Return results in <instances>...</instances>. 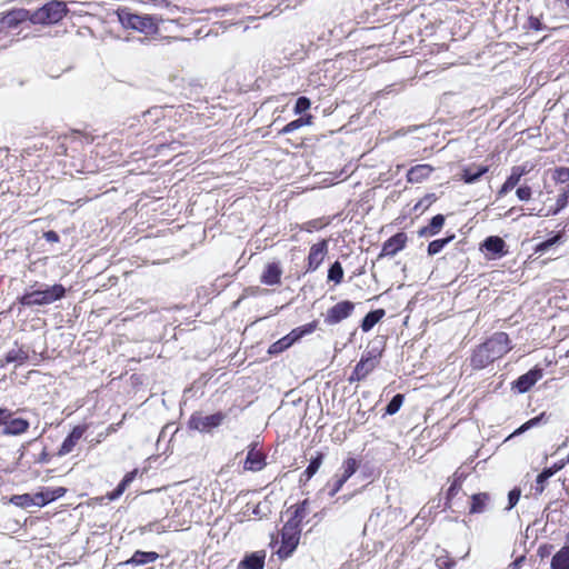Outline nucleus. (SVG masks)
Returning <instances> with one entry per match:
<instances>
[{"mask_svg":"<svg viewBox=\"0 0 569 569\" xmlns=\"http://www.w3.org/2000/svg\"><path fill=\"white\" fill-rule=\"evenodd\" d=\"M346 481L347 480H345L342 477H339L338 479H336L335 482L332 483L331 489L329 490V496L330 497L336 496V493L342 488V486L345 485Z\"/></svg>","mask_w":569,"mask_h":569,"instance_id":"4d7b16f0","label":"nucleus"},{"mask_svg":"<svg viewBox=\"0 0 569 569\" xmlns=\"http://www.w3.org/2000/svg\"><path fill=\"white\" fill-rule=\"evenodd\" d=\"M343 279V268L339 261H335L328 270V280L339 284Z\"/></svg>","mask_w":569,"mask_h":569,"instance_id":"72a5a7b5","label":"nucleus"},{"mask_svg":"<svg viewBox=\"0 0 569 569\" xmlns=\"http://www.w3.org/2000/svg\"><path fill=\"white\" fill-rule=\"evenodd\" d=\"M121 426V421L118 422V423H111L108 428H107V433L110 435L112 432H116L118 430V428Z\"/></svg>","mask_w":569,"mask_h":569,"instance_id":"774afa93","label":"nucleus"},{"mask_svg":"<svg viewBox=\"0 0 569 569\" xmlns=\"http://www.w3.org/2000/svg\"><path fill=\"white\" fill-rule=\"evenodd\" d=\"M366 378L365 373H362L361 371H359V368L358 367H355L350 378H349V381L350 382H355V381H361Z\"/></svg>","mask_w":569,"mask_h":569,"instance_id":"680f3d73","label":"nucleus"},{"mask_svg":"<svg viewBox=\"0 0 569 569\" xmlns=\"http://www.w3.org/2000/svg\"><path fill=\"white\" fill-rule=\"evenodd\" d=\"M9 502L23 509L36 507L34 495L31 493L13 495L10 497Z\"/></svg>","mask_w":569,"mask_h":569,"instance_id":"c756f323","label":"nucleus"},{"mask_svg":"<svg viewBox=\"0 0 569 569\" xmlns=\"http://www.w3.org/2000/svg\"><path fill=\"white\" fill-rule=\"evenodd\" d=\"M551 569H569V546L562 547L552 557Z\"/></svg>","mask_w":569,"mask_h":569,"instance_id":"c85d7f7f","label":"nucleus"},{"mask_svg":"<svg viewBox=\"0 0 569 569\" xmlns=\"http://www.w3.org/2000/svg\"><path fill=\"white\" fill-rule=\"evenodd\" d=\"M357 468H358L357 460L355 458H348L347 460L343 461V465H342L343 473L341 477L345 480H348L352 475H355V472L357 471Z\"/></svg>","mask_w":569,"mask_h":569,"instance_id":"58836bf2","label":"nucleus"},{"mask_svg":"<svg viewBox=\"0 0 569 569\" xmlns=\"http://www.w3.org/2000/svg\"><path fill=\"white\" fill-rule=\"evenodd\" d=\"M507 244L505 240L498 236H489L481 243V250L490 254V258L497 259L507 254Z\"/></svg>","mask_w":569,"mask_h":569,"instance_id":"4468645a","label":"nucleus"},{"mask_svg":"<svg viewBox=\"0 0 569 569\" xmlns=\"http://www.w3.org/2000/svg\"><path fill=\"white\" fill-rule=\"evenodd\" d=\"M437 200V197L435 193H427L423 198H421L415 206L413 211L415 212H423L427 210L435 201Z\"/></svg>","mask_w":569,"mask_h":569,"instance_id":"4c0bfd02","label":"nucleus"},{"mask_svg":"<svg viewBox=\"0 0 569 569\" xmlns=\"http://www.w3.org/2000/svg\"><path fill=\"white\" fill-rule=\"evenodd\" d=\"M543 370L541 368L535 367L530 369L528 372L521 375L515 382L513 388L518 390L520 393H525L531 389V387L542 378Z\"/></svg>","mask_w":569,"mask_h":569,"instance_id":"f8f14e48","label":"nucleus"},{"mask_svg":"<svg viewBox=\"0 0 569 569\" xmlns=\"http://www.w3.org/2000/svg\"><path fill=\"white\" fill-rule=\"evenodd\" d=\"M257 442L248 447V453L243 463V469L249 471H260L266 466V455L257 450Z\"/></svg>","mask_w":569,"mask_h":569,"instance_id":"9d476101","label":"nucleus"},{"mask_svg":"<svg viewBox=\"0 0 569 569\" xmlns=\"http://www.w3.org/2000/svg\"><path fill=\"white\" fill-rule=\"evenodd\" d=\"M542 418H543V413H541L540 416L535 417V418L528 420L527 422L521 425L518 429H516L511 433V436H519V435L523 433L525 431L529 430L530 428H532L535 426H538L540 423V421L542 420Z\"/></svg>","mask_w":569,"mask_h":569,"instance_id":"a19ab883","label":"nucleus"},{"mask_svg":"<svg viewBox=\"0 0 569 569\" xmlns=\"http://www.w3.org/2000/svg\"><path fill=\"white\" fill-rule=\"evenodd\" d=\"M403 400H405V396L402 393H397L395 395L391 400L388 402L385 411H386V415H389V416H392L395 413H397L402 403H403Z\"/></svg>","mask_w":569,"mask_h":569,"instance_id":"e433bc0d","label":"nucleus"},{"mask_svg":"<svg viewBox=\"0 0 569 569\" xmlns=\"http://www.w3.org/2000/svg\"><path fill=\"white\" fill-rule=\"evenodd\" d=\"M180 146V142L176 141V140H172L170 143L168 144H161L160 148L163 149V148H168L170 149L171 151H177L178 150V147Z\"/></svg>","mask_w":569,"mask_h":569,"instance_id":"338daca9","label":"nucleus"},{"mask_svg":"<svg viewBox=\"0 0 569 569\" xmlns=\"http://www.w3.org/2000/svg\"><path fill=\"white\" fill-rule=\"evenodd\" d=\"M10 411L8 408H0V427H6L7 420L10 418Z\"/></svg>","mask_w":569,"mask_h":569,"instance_id":"bf43d9fd","label":"nucleus"},{"mask_svg":"<svg viewBox=\"0 0 569 569\" xmlns=\"http://www.w3.org/2000/svg\"><path fill=\"white\" fill-rule=\"evenodd\" d=\"M408 237L405 232H398L386 240L382 244L381 252L379 258L381 257H392L405 249L407 244Z\"/></svg>","mask_w":569,"mask_h":569,"instance_id":"9b49d317","label":"nucleus"},{"mask_svg":"<svg viewBox=\"0 0 569 569\" xmlns=\"http://www.w3.org/2000/svg\"><path fill=\"white\" fill-rule=\"evenodd\" d=\"M137 473V469L126 473L122 480L117 486V488L111 492H108L104 497L101 498V500L107 499L109 501H113L120 498L122 493L126 491V489L129 487V485L134 480Z\"/></svg>","mask_w":569,"mask_h":569,"instance_id":"aec40b11","label":"nucleus"},{"mask_svg":"<svg viewBox=\"0 0 569 569\" xmlns=\"http://www.w3.org/2000/svg\"><path fill=\"white\" fill-rule=\"evenodd\" d=\"M386 315V311L383 309H376L370 312H368L362 321H361V329L365 332L370 331Z\"/></svg>","mask_w":569,"mask_h":569,"instance_id":"cd10ccee","label":"nucleus"},{"mask_svg":"<svg viewBox=\"0 0 569 569\" xmlns=\"http://www.w3.org/2000/svg\"><path fill=\"white\" fill-rule=\"evenodd\" d=\"M353 310H355L353 302H351L349 300L340 301V302L336 303L335 306H332L330 309H328L326 317H325V322L330 326L337 325V323L341 322L342 320L347 319L348 317H350L351 313L353 312Z\"/></svg>","mask_w":569,"mask_h":569,"instance_id":"0eeeda50","label":"nucleus"},{"mask_svg":"<svg viewBox=\"0 0 569 569\" xmlns=\"http://www.w3.org/2000/svg\"><path fill=\"white\" fill-rule=\"evenodd\" d=\"M227 418V413L218 411L216 413L203 416L200 412H193L188 421L189 429L197 430L202 433L211 432L220 427Z\"/></svg>","mask_w":569,"mask_h":569,"instance_id":"39448f33","label":"nucleus"},{"mask_svg":"<svg viewBox=\"0 0 569 569\" xmlns=\"http://www.w3.org/2000/svg\"><path fill=\"white\" fill-rule=\"evenodd\" d=\"M162 116V109L159 108V107H153L151 109H149L148 111L143 112L142 113V118L144 119V122L147 123L148 122V119L150 118L151 120H157L159 119L160 117Z\"/></svg>","mask_w":569,"mask_h":569,"instance_id":"3c124183","label":"nucleus"},{"mask_svg":"<svg viewBox=\"0 0 569 569\" xmlns=\"http://www.w3.org/2000/svg\"><path fill=\"white\" fill-rule=\"evenodd\" d=\"M328 252V241L321 240L318 243L311 246L308 254V268L307 271H316L322 263Z\"/></svg>","mask_w":569,"mask_h":569,"instance_id":"ddd939ff","label":"nucleus"},{"mask_svg":"<svg viewBox=\"0 0 569 569\" xmlns=\"http://www.w3.org/2000/svg\"><path fill=\"white\" fill-rule=\"evenodd\" d=\"M560 239H561V234H556L552 238L545 240L543 243H546L547 248L550 249L552 246L558 243L560 241Z\"/></svg>","mask_w":569,"mask_h":569,"instance_id":"69168bd1","label":"nucleus"},{"mask_svg":"<svg viewBox=\"0 0 569 569\" xmlns=\"http://www.w3.org/2000/svg\"><path fill=\"white\" fill-rule=\"evenodd\" d=\"M264 552H253L249 556H246L243 560L240 561L238 568L239 569H263L264 566Z\"/></svg>","mask_w":569,"mask_h":569,"instance_id":"bb28decb","label":"nucleus"},{"mask_svg":"<svg viewBox=\"0 0 569 569\" xmlns=\"http://www.w3.org/2000/svg\"><path fill=\"white\" fill-rule=\"evenodd\" d=\"M528 28L535 31L547 30V26L542 24L540 19L535 16H530L527 21Z\"/></svg>","mask_w":569,"mask_h":569,"instance_id":"8fccbe9b","label":"nucleus"},{"mask_svg":"<svg viewBox=\"0 0 569 569\" xmlns=\"http://www.w3.org/2000/svg\"><path fill=\"white\" fill-rule=\"evenodd\" d=\"M528 172L529 169H527L526 166L512 167L511 173L501 186L500 190L498 191V196L502 197L507 194L509 191H511L520 182L521 177H523Z\"/></svg>","mask_w":569,"mask_h":569,"instance_id":"f3484780","label":"nucleus"},{"mask_svg":"<svg viewBox=\"0 0 569 569\" xmlns=\"http://www.w3.org/2000/svg\"><path fill=\"white\" fill-rule=\"evenodd\" d=\"M36 507H44L48 503L54 501V497L51 493L50 488H44L43 490L34 493Z\"/></svg>","mask_w":569,"mask_h":569,"instance_id":"c9c22d12","label":"nucleus"},{"mask_svg":"<svg viewBox=\"0 0 569 569\" xmlns=\"http://www.w3.org/2000/svg\"><path fill=\"white\" fill-rule=\"evenodd\" d=\"M311 106L310 99L307 97H299L295 104V113L302 114L305 113Z\"/></svg>","mask_w":569,"mask_h":569,"instance_id":"c03bdc74","label":"nucleus"},{"mask_svg":"<svg viewBox=\"0 0 569 569\" xmlns=\"http://www.w3.org/2000/svg\"><path fill=\"white\" fill-rule=\"evenodd\" d=\"M311 119H312L311 114H308V116H305V117H300V118H298V119L287 123L279 131V134H288V133H291V132L298 130L299 128H301L303 126L310 124L311 123Z\"/></svg>","mask_w":569,"mask_h":569,"instance_id":"2f4dec72","label":"nucleus"},{"mask_svg":"<svg viewBox=\"0 0 569 569\" xmlns=\"http://www.w3.org/2000/svg\"><path fill=\"white\" fill-rule=\"evenodd\" d=\"M317 325H318L317 321H312V322H309L303 326L295 328L293 330H291L293 339H296V341H298L303 336L312 333L317 329Z\"/></svg>","mask_w":569,"mask_h":569,"instance_id":"f704fd0d","label":"nucleus"},{"mask_svg":"<svg viewBox=\"0 0 569 569\" xmlns=\"http://www.w3.org/2000/svg\"><path fill=\"white\" fill-rule=\"evenodd\" d=\"M377 366H378V365H376V363H373V362L368 361V359H360V361L356 365V367H358V368H359V371H361L362 373H365V376H366V377H367L370 372H372Z\"/></svg>","mask_w":569,"mask_h":569,"instance_id":"a18cd8bd","label":"nucleus"},{"mask_svg":"<svg viewBox=\"0 0 569 569\" xmlns=\"http://www.w3.org/2000/svg\"><path fill=\"white\" fill-rule=\"evenodd\" d=\"M491 501L488 492H479L471 496L470 515L483 513Z\"/></svg>","mask_w":569,"mask_h":569,"instance_id":"412c9836","label":"nucleus"},{"mask_svg":"<svg viewBox=\"0 0 569 569\" xmlns=\"http://www.w3.org/2000/svg\"><path fill=\"white\" fill-rule=\"evenodd\" d=\"M323 461V455L321 452H317L316 457L310 459V462L306 469H308L309 475H316L319 470L321 463Z\"/></svg>","mask_w":569,"mask_h":569,"instance_id":"37998d69","label":"nucleus"},{"mask_svg":"<svg viewBox=\"0 0 569 569\" xmlns=\"http://www.w3.org/2000/svg\"><path fill=\"white\" fill-rule=\"evenodd\" d=\"M555 179L560 183L569 181V168L560 167L555 170Z\"/></svg>","mask_w":569,"mask_h":569,"instance_id":"603ef678","label":"nucleus"},{"mask_svg":"<svg viewBox=\"0 0 569 569\" xmlns=\"http://www.w3.org/2000/svg\"><path fill=\"white\" fill-rule=\"evenodd\" d=\"M291 515L295 516L298 520H303L308 515V500H303L302 502L292 506L288 511H291Z\"/></svg>","mask_w":569,"mask_h":569,"instance_id":"ea45409f","label":"nucleus"},{"mask_svg":"<svg viewBox=\"0 0 569 569\" xmlns=\"http://www.w3.org/2000/svg\"><path fill=\"white\" fill-rule=\"evenodd\" d=\"M569 463V459H562V460H559L558 462H555L551 467L547 468L549 471H552V476L558 472L559 470H561L562 468H565V466Z\"/></svg>","mask_w":569,"mask_h":569,"instance_id":"13d9d810","label":"nucleus"},{"mask_svg":"<svg viewBox=\"0 0 569 569\" xmlns=\"http://www.w3.org/2000/svg\"><path fill=\"white\" fill-rule=\"evenodd\" d=\"M300 532L297 530L281 529V545L277 550V555L281 559H286L292 555L298 547Z\"/></svg>","mask_w":569,"mask_h":569,"instance_id":"6e6552de","label":"nucleus"},{"mask_svg":"<svg viewBox=\"0 0 569 569\" xmlns=\"http://www.w3.org/2000/svg\"><path fill=\"white\" fill-rule=\"evenodd\" d=\"M445 221H446V219H445L443 214H440V213L436 214L435 217L431 218L428 226H425L419 229L418 236L419 237L437 236L440 232V230L442 229Z\"/></svg>","mask_w":569,"mask_h":569,"instance_id":"5701e85b","label":"nucleus"},{"mask_svg":"<svg viewBox=\"0 0 569 569\" xmlns=\"http://www.w3.org/2000/svg\"><path fill=\"white\" fill-rule=\"evenodd\" d=\"M282 269L278 262L268 263L260 277V281L267 286L279 284L281 281Z\"/></svg>","mask_w":569,"mask_h":569,"instance_id":"6ab92c4d","label":"nucleus"},{"mask_svg":"<svg viewBox=\"0 0 569 569\" xmlns=\"http://www.w3.org/2000/svg\"><path fill=\"white\" fill-rule=\"evenodd\" d=\"M323 226L325 224L321 223L320 219H313V220H310V221H307L306 223H303L301 229L307 232H312L313 230L321 229Z\"/></svg>","mask_w":569,"mask_h":569,"instance_id":"5fc2aeb1","label":"nucleus"},{"mask_svg":"<svg viewBox=\"0 0 569 569\" xmlns=\"http://www.w3.org/2000/svg\"><path fill=\"white\" fill-rule=\"evenodd\" d=\"M31 14L26 9H13L0 18V24L8 29L17 28L20 23L30 20Z\"/></svg>","mask_w":569,"mask_h":569,"instance_id":"dca6fc26","label":"nucleus"},{"mask_svg":"<svg viewBox=\"0 0 569 569\" xmlns=\"http://www.w3.org/2000/svg\"><path fill=\"white\" fill-rule=\"evenodd\" d=\"M67 289L61 283L46 284L34 282L17 299L22 307L34 308L54 303L66 297Z\"/></svg>","mask_w":569,"mask_h":569,"instance_id":"f03ea898","label":"nucleus"},{"mask_svg":"<svg viewBox=\"0 0 569 569\" xmlns=\"http://www.w3.org/2000/svg\"><path fill=\"white\" fill-rule=\"evenodd\" d=\"M510 349L509 336L506 332H496L473 350L470 358V366L475 370L483 369L500 359Z\"/></svg>","mask_w":569,"mask_h":569,"instance_id":"f257e3e1","label":"nucleus"},{"mask_svg":"<svg viewBox=\"0 0 569 569\" xmlns=\"http://www.w3.org/2000/svg\"><path fill=\"white\" fill-rule=\"evenodd\" d=\"M516 194H517V198L520 200V201H528L530 200L531 196H532V190L529 186L525 184V186H520L517 188L516 190Z\"/></svg>","mask_w":569,"mask_h":569,"instance_id":"de8ad7c7","label":"nucleus"},{"mask_svg":"<svg viewBox=\"0 0 569 569\" xmlns=\"http://www.w3.org/2000/svg\"><path fill=\"white\" fill-rule=\"evenodd\" d=\"M460 489H461V483L459 482V480H453L447 490V496H446V499H447L446 506L447 507H450L449 503H450L451 499L459 492Z\"/></svg>","mask_w":569,"mask_h":569,"instance_id":"49530a36","label":"nucleus"},{"mask_svg":"<svg viewBox=\"0 0 569 569\" xmlns=\"http://www.w3.org/2000/svg\"><path fill=\"white\" fill-rule=\"evenodd\" d=\"M93 142V137L88 133H83L80 131H72L69 136L64 137L63 142L60 144V148L63 149V153L68 154V149H72L73 151H79L84 144H90Z\"/></svg>","mask_w":569,"mask_h":569,"instance_id":"1a4fd4ad","label":"nucleus"},{"mask_svg":"<svg viewBox=\"0 0 569 569\" xmlns=\"http://www.w3.org/2000/svg\"><path fill=\"white\" fill-rule=\"evenodd\" d=\"M159 559V553L156 551H142L137 550L133 552L131 558L127 561L128 565L143 566L147 563L154 562Z\"/></svg>","mask_w":569,"mask_h":569,"instance_id":"a878e982","label":"nucleus"},{"mask_svg":"<svg viewBox=\"0 0 569 569\" xmlns=\"http://www.w3.org/2000/svg\"><path fill=\"white\" fill-rule=\"evenodd\" d=\"M569 200V183L561 188L556 204L553 207L545 208L541 207L539 209L532 207L529 208L528 216H537V217H550L558 214L568 203Z\"/></svg>","mask_w":569,"mask_h":569,"instance_id":"423d86ee","label":"nucleus"},{"mask_svg":"<svg viewBox=\"0 0 569 569\" xmlns=\"http://www.w3.org/2000/svg\"><path fill=\"white\" fill-rule=\"evenodd\" d=\"M455 239V234H450L446 238L436 239L429 242L427 252L429 256L439 253L448 243Z\"/></svg>","mask_w":569,"mask_h":569,"instance_id":"473e14b6","label":"nucleus"},{"mask_svg":"<svg viewBox=\"0 0 569 569\" xmlns=\"http://www.w3.org/2000/svg\"><path fill=\"white\" fill-rule=\"evenodd\" d=\"M296 342V339H293L292 333H288L283 338L279 339L278 341L273 342L270 347L268 352L270 355H278L286 349H288L290 346H292Z\"/></svg>","mask_w":569,"mask_h":569,"instance_id":"7c9ffc66","label":"nucleus"},{"mask_svg":"<svg viewBox=\"0 0 569 569\" xmlns=\"http://www.w3.org/2000/svg\"><path fill=\"white\" fill-rule=\"evenodd\" d=\"M43 238L48 241V242H59L60 240V237L59 234L53 231V230H49V231H46L43 233Z\"/></svg>","mask_w":569,"mask_h":569,"instance_id":"052dcab7","label":"nucleus"},{"mask_svg":"<svg viewBox=\"0 0 569 569\" xmlns=\"http://www.w3.org/2000/svg\"><path fill=\"white\" fill-rule=\"evenodd\" d=\"M552 477V471H549L547 468H545L538 476H537V479H536V482H537V486H536V491L538 493H541L545 489V486L543 483Z\"/></svg>","mask_w":569,"mask_h":569,"instance_id":"79ce46f5","label":"nucleus"},{"mask_svg":"<svg viewBox=\"0 0 569 569\" xmlns=\"http://www.w3.org/2000/svg\"><path fill=\"white\" fill-rule=\"evenodd\" d=\"M29 359V355L22 348H14L9 350L4 358L0 360V367H4L9 363H14L16 366H21L27 362Z\"/></svg>","mask_w":569,"mask_h":569,"instance_id":"393cba45","label":"nucleus"},{"mask_svg":"<svg viewBox=\"0 0 569 569\" xmlns=\"http://www.w3.org/2000/svg\"><path fill=\"white\" fill-rule=\"evenodd\" d=\"M301 520H298L297 518H295V516H290V518L288 519V521L283 525L282 529H288V530H297L299 532H301V529H300V525H301Z\"/></svg>","mask_w":569,"mask_h":569,"instance_id":"6e6d98bb","label":"nucleus"},{"mask_svg":"<svg viewBox=\"0 0 569 569\" xmlns=\"http://www.w3.org/2000/svg\"><path fill=\"white\" fill-rule=\"evenodd\" d=\"M84 432H86L84 426L74 427L71 430V432L63 440V442L58 451V455L66 456V455L70 453L73 450V448L76 447V445L78 443V441L82 438Z\"/></svg>","mask_w":569,"mask_h":569,"instance_id":"a211bd4d","label":"nucleus"},{"mask_svg":"<svg viewBox=\"0 0 569 569\" xmlns=\"http://www.w3.org/2000/svg\"><path fill=\"white\" fill-rule=\"evenodd\" d=\"M66 492H67V490L62 487H57V488L51 489V493L54 497V500L63 497L66 495Z\"/></svg>","mask_w":569,"mask_h":569,"instance_id":"0e129e2a","label":"nucleus"},{"mask_svg":"<svg viewBox=\"0 0 569 569\" xmlns=\"http://www.w3.org/2000/svg\"><path fill=\"white\" fill-rule=\"evenodd\" d=\"M437 562L441 569H452L456 566L453 560H441V558H439Z\"/></svg>","mask_w":569,"mask_h":569,"instance_id":"e2e57ef3","label":"nucleus"},{"mask_svg":"<svg viewBox=\"0 0 569 569\" xmlns=\"http://www.w3.org/2000/svg\"><path fill=\"white\" fill-rule=\"evenodd\" d=\"M67 13V6L63 1L53 0L36 10L30 18L32 23L52 24L58 23Z\"/></svg>","mask_w":569,"mask_h":569,"instance_id":"20e7f679","label":"nucleus"},{"mask_svg":"<svg viewBox=\"0 0 569 569\" xmlns=\"http://www.w3.org/2000/svg\"><path fill=\"white\" fill-rule=\"evenodd\" d=\"M118 19L126 29H132L144 34H156L159 31V21L152 16H141L121 9L118 11Z\"/></svg>","mask_w":569,"mask_h":569,"instance_id":"7ed1b4c3","label":"nucleus"},{"mask_svg":"<svg viewBox=\"0 0 569 569\" xmlns=\"http://www.w3.org/2000/svg\"><path fill=\"white\" fill-rule=\"evenodd\" d=\"M29 427L30 422L27 419L14 417V412L10 411V418L1 433L3 436H21L28 431Z\"/></svg>","mask_w":569,"mask_h":569,"instance_id":"2eb2a0df","label":"nucleus"},{"mask_svg":"<svg viewBox=\"0 0 569 569\" xmlns=\"http://www.w3.org/2000/svg\"><path fill=\"white\" fill-rule=\"evenodd\" d=\"M489 170L488 166L471 164L462 170L461 179L465 183L477 182Z\"/></svg>","mask_w":569,"mask_h":569,"instance_id":"b1692460","label":"nucleus"},{"mask_svg":"<svg viewBox=\"0 0 569 569\" xmlns=\"http://www.w3.org/2000/svg\"><path fill=\"white\" fill-rule=\"evenodd\" d=\"M521 491L518 488H513L508 493V506L506 510H511L519 501Z\"/></svg>","mask_w":569,"mask_h":569,"instance_id":"09e8293b","label":"nucleus"},{"mask_svg":"<svg viewBox=\"0 0 569 569\" xmlns=\"http://www.w3.org/2000/svg\"><path fill=\"white\" fill-rule=\"evenodd\" d=\"M432 171L433 168L430 164H417L408 170L407 179L411 183H418L427 179Z\"/></svg>","mask_w":569,"mask_h":569,"instance_id":"4be33fe9","label":"nucleus"},{"mask_svg":"<svg viewBox=\"0 0 569 569\" xmlns=\"http://www.w3.org/2000/svg\"><path fill=\"white\" fill-rule=\"evenodd\" d=\"M381 357V352L377 349H370V350H366L362 356H361V359H368V361L370 362H373L376 365L379 363V358Z\"/></svg>","mask_w":569,"mask_h":569,"instance_id":"864d4df0","label":"nucleus"}]
</instances>
